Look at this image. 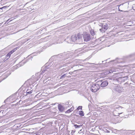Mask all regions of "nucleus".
<instances>
[{"instance_id": "obj_1", "label": "nucleus", "mask_w": 135, "mask_h": 135, "mask_svg": "<svg viewBox=\"0 0 135 135\" xmlns=\"http://www.w3.org/2000/svg\"><path fill=\"white\" fill-rule=\"evenodd\" d=\"M83 34L78 33L77 35H72L71 37V39L70 41H67L69 42V43H71L73 42L76 43L77 44H81L83 41Z\"/></svg>"}, {"instance_id": "obj_2", "label": "nucleus", "mask_w": 135, "mask_h": 135, "mask_svg": "<svg viewBox=\"0 0 135 135\" xmlns=\"http://www.w3.org/2000/svg\"><path fill=\"white\" fill-rule=\"evenodd\" d=\"M99 26L101 28L99 29V30L101 32H104L107 30L108 27V24L107 23H100Z\"/></svg>"}, {"instance_id": "obj_3", "label": "nucleus", "mask_w": 135, "mask_h": 135, "mask_svg": "<svg viewBox=\"0 0 135 135\" xmlns=\"http://www.w3.org/2000/svg\"><path fill=\"white\" fill-rule=\"evenodd\" d=\"M99 88L100 86L99 84H93L91 87V90L93 92H95L99 89Z\"/></svg>"}, {"instance_id": "obj_4", "label": "nucleus", "mask_w": 135, "mask_h": 135, "mask_svg": "<svg viewBox=\"0 0 135 135\" xmlns=\"http://www.w3.org/2000/svg\"><path fill=\"white\" fill-rule=\"evenodd\" d=\"M83 36L84 38V40L85 41H88L91 39L90 35L89 34L86 33H84Z\"/></svg>"}, {"instance_id": "obj_5", "label": "nucleus", "mask_w": 135, "mask_h": 135, "mask_svg": "<svg viewBox=\"0 0 135 135\" xmlns=\"http://www.w3.org/2000/svg\"><path fill=\"white\" fill-rule=\"evenodd\" d=\"M115 90L116 91L120 93L123 91V89L120 86L118 85L115 88Z\"/></svg>"}, {"instance_id": "obj_6", "label": "nucleus", "mask_w": 135, "mask_h": 135, "mask_svg": "<svg viewBox=\"0 0 135 135\" xmlns=\"http://www.w3.org/2000/svg\"><path fill=\"white\" fill-rule=\"evenodd\" d=\"M108 83L107 81L105 80L102 82L100 84V86L102 87L106 86L108 84Z\"/></svg>"}, {"instance_id": "obj_7", "label": "nucleus", "mask_w": 135, "mask_h": 135, "mask_svg": "<svg viewBox=\"0 0 135 135\" xmlns=\"http://www.w3.org/2000/svg\"><path fill=\"white\" fill-rule=\"evenodd\" d=\"M58 108L59 111L60 112H62L65 110L64 107L60 104H59L58 105Z\"/></svg>"}, {"instance_id": "obj_8", "label": "nucleus", "mask_w": 135, "mask_h": 135, "mask_svg": "<svg viewBox=\"0 0 135 135\" xmlns=\"http://www.w3.org/2000/svg\"><path fill=\"white\" fill-rule=\"evenodd\" d=\"M117 69H115L114 68H112L111 69L107 71V74L113 73V72L116 71Z\"/></svg>"}, {"instance_id": "obj_9", "label": "nucleus", "mask_w": 135, "mask_h": 135, "mask_svg": "<svg viewBox=\"0 0 135 135\" xmlns=\"http://www.w3.org/2000/svg\"><path fill=\"white\" fill-rule=\"evenodd\" d=\"M90 33L91 34V35L92 36H94V37H96V36H95L96 32H95L94 30H93L92 29L91 30H90Z\"/></svg>"}, {"instance_id": "obj_10", "label": "nucleus", "mask_w": 135, "mask_h": 135, "mask_svg": "<svg viewBox=\"0 0 135 135\" xmlns=\"http://www.w3.org/2000/svg\"><path fill=\"white\" fill-rule=\"evenodd\" d=\"M124 78L125 77H119L118 79V80L124 82Z\"/></svg>"}, {"instance_id": "obj_11", "label": "nucleus", "mask_w": 135, "mask_h": 135, "mask_svg": "<svg viewBox=\"0 0 135 135\" xmlns=\"http://www.w3.org/2000/svg\"><path fill=\"white\" fill-rule=\"evenodd\" d=\"M18 47H16L14 49L11 50V51H10L9 53L11 54L13 53L17 49V48Z\"/></svg>"}, {"instance_id": "obj_12", "label": "nucleus", "mask_w": 135, "mask_h": 135, "mask_svg": "<svg viewBox=\"0 0 135 135\" xmlns=\"http://www.w3.org/2000/svg\"><path fill=\"white\" fill-rule=\"evenodd\" d=\"M73 108H71L69 109L68 110H67L66 112V113H70V112H71V111H73Z\"/></svg>"}, {"instance_id": "obj_13", "label": "nucleus", "mask_w": 135, "mask_h": 135, "mask_svg": "<svg viewBox=\"0 0 135 135\" xmlns=\"http://www.w3.org/2000/svg\"><path fill=\"white\" fill-rule=\"evenodd\" d=\"M82 125H81V124L80 125H77L76 124H74V126H75V128H79L81 127H82Z\"/></svg>"}, {"instance_id": "obj_14", "label": "nucleus", "mask_w": 135, "mask_h": 135, "mask_svg": "<svg viewBox=\"0 0 135 135\" xmlns=\"http://www.w3.org/2000/svg\"><path fill=\"white\" fill-rule=\"evenodd\" d=\"M28 91L29 90L28 89L26 91V93L27 94H31L32 93V90H31L30 91Z\"/></svg>"}, {"instance_id": "obj_15", "label": "nucleus", "mask_w": 135, "mask_h": 135, "mask_svg": "<svg viewBox=\"0 0 135 135\" xmlns=\"http://www.w3.org/2000/svg\"><path fill=\"white\" fill-rule=\"evenodd\" d=\"M11 54H10L9 52L6 56V58L7 59H8L10 57Z\"/></svg>"}, {"instance_id": "obj_16", "label": "nucleus", "mask_w": 135, "mask_h": 135, "mask_svg": "<svg viewBox=\"0 0 135 135\" xmlns=\"http://www.w3.org/2000/svg\"><path fill=\"white\" fill-rule=\"evenodd\" d=\"M79 114L82 116H84V115L83 112V111H81L80 112Z\"/></svg>"}, {"instance_id": "obj_17", "label": "nucleus", "mask_w": 135, "mask_h": 135, "mask_svg": "<svg viewBox=\"0 0 135 135\" xmlns=\"http://www.w3.org/2000/svg\"><path fill=\"white\" fill-rule=\"evenodd\" d=\"M104 132H107V133H109L110 132L109 131H108V130L107 129H106L105 128L104 129Z\"/></svg>"}, {"instance_id": "obj_18", "label": "nucleus", "mask_w": 135, "mask_h": 135, "mask_svg": "<svg viewBox=\"0 0 135 135\" xmlns=\"http://www.w3.org/2000/svg\"><path fill=\"white\" fill-rule=\"evenodd\" d=\"M48 68H49V67H48V66H47V67H46L44 69V70H43V71H42L43 72H44V71H47V70H46V69H48Z\"/></svg>"}, {"instance_id": "obj_19", "label": "nucleus", "mask_w": 135, "mask_h": 135, "mask_svg": "<svg viewBox=\"0 0 135 135\" xmlns=\"http://www.w3.org/2000/svg\"><path fill=\"white\" fill-rule=\"evenodd\" d=\"M82 107L81 106H79L78 107V108L77 109L78 110H79V109H82Z\"/></svg>"}, {"instance_id": "obj_20", "label": "nucleus", "mask_w": 135, "mask_h": 135, "mask_svg": "<svg viewBox=\"0 0 135 135\" xmlns=\"http://www.w3.org/2000/svg\"><path fill=\"white\" fill-rule=\"evenodd\" d=\"M7 7L6 6H4L2 8H0V10H2V9H5Z\"/></svg>"}, {"instance_id": "obj_21", "label": "nucleus", "mask_w": 135, "mask_h": 135, "mask_svg": "<svg viewBox=\"0 0 135 135\" xmlns=\"http://www.w3.org/2000/svg\"><path fill=\"white\" fill-rule=\"evenodd\" d=\"M75 131L72 130L71 133V134L73 135V134L74 133H75Z\"/></svg>"}, {"instance_id": "obj_22", "label": "nucleus", "mask_w": 135, "mask_h": 135, "mask_svg": "<svg viewBox=\"0 0 135 135\" xmlns=\"http://www.w3.org/2000/svg\"><path fill=\"white\" fill-rule=\"evenodd\" d=\"M65 74H64L63 75H62L61 76V77H60V78L61 79H62V78L63 77H64V76L65 75Z\"/></svg>"}, {"instance_id": "obj_23", "label": "nucleus", "mask_w": 135, "mask_h": 135, "mask_svg": "<svg viewBox=\"0 0 135 135\" xmlns=\"http://www.w3.org/2000/svg\"><path fill=\"white\" fill-rule=\"evenodd\" d=\"M72 72H70L69 73L70 74H72Z\"/></svg>"}, {"instance_id": "obj_24", "label": "nucleus", "mask_w": 135, "mask_h": 135, "mask_svg": "<svg viewBox=\"0 0 135 135\" xmlns=\"http://www.w3.org/2000/svg\"><path fill=\"white\" fill-rule=\"evenodd\" d=\"M81 130H80V131L79 132V133H81V132H81Z\"/></svg>"}, {"instance_id": "obj_25", "label": "nucleus", "mask_w": 135, "mask_h": 135, "mask_svg": "<svg viewBox=\"0 0 135 135\" xmlns=\"http://www.w3.org/2000/svg\"><path fill=\"white\" fill-rule=\"evenodd\" d=\"M122 113H119V114H121Z\"/></svg>"}, {"instance_id": "obj_26", "label": "nucleus", "mask_w": 135, "mask_h": 135, "mask_svg": "<svg viewBox=\"0 0 135 135\" xmlns=\"http://www.w3.org/2000/svg\"><path fill=\"white\" fill-rule=\"evenodd\" d=\"M55 104H53V105H55Z\"/></svg>"}, {"instance_id": "obj_27", "label": "nucleus", "mask_w": 135, "mask_h": 135, "mask_svg": "<svg viewBox=\"0 0 135 135\" xmlns=\"http://www.w3.org/2000/svg\"><path fill=\"white\" fill-rule=\"evenodd\" d=\"M6 100H5V101H4V102H6Z\"/></svg>"}, {"instance_id": "obj_28", "label": "nucleus", "mask_w": 135, "mask_h": 135, "mask_svg": "<svg viewBox=\"0 0 135 135\" xmlns=\"http://www.w3.org/2000/svg\"><path fill=\"white\" fill-rule=\"evenodd\" d=\"M119 108H122V107H119Z\"/></svg>"}]
</instances>
